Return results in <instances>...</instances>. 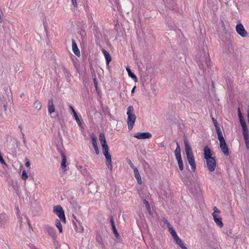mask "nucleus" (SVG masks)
I'll use <instances>...</instances> for the list:
<instances>
[{
    "instance_id": "1",
    "label": "nucleus",
    "mask_w": 249,
    "mask_h": 249,
    "mask_svg": "<svg viewBox=\"0 0 249 249\" xmlns=\"http://www.w3.org/2000/svg\"><path fill=\"white\" fill-rule=\"evenodd\" d=\"M184 142L188 162L191 166L192 171L195 172L196 165L192 148L187 140H184Z\"/></svg>"
},
{
    "instance_id": "2",
    "label": "nucleus",
    "mask_w": 249,
    "mask_h": 249,
    "mask_svg": "<svg viewBox=\"0 0 249 249\" xmlns=\"http://www.w3.org/2000/svg\"><path fill=\"white\" fill-rule=\"evenodd\" d=\"M126 114L127 115V123L128 129L131 130L134 125L136 116L134 114V109L132 106H129L127 108Z\"/></svg>"
},
{
    "instance_id": "3",
    "label": "nucleus",
    "mask_w": 249,
    "mask_h": 249,
    "mask_svg": "<svg viewBox=\"0 0 249 249\" xmlns=\"http://www.w3.org/2000/svg\"><path fill=\"white\" fill-rule=\"evenodd\" d=\"M197 63L199 65L200 68L203 69L205 65L208 67L211 66V61L209 58V54L206 52H204L203 55L201 56H197L196 57Z\"/></svg>"
},
{
    "instance_id": "4",
    "label": "nucleus",
    "mask_w": 249,
    "mask_h": 249,
    "mask_svg": "<svg viewBox=\"0 0 249 249\" xmlns=\"http://www.w3.org/2000/svg\"><path fill=\"white\" fill-rule=\"evenodd\" d=\"M177 144V147L175 150V155L177 160L180 170L182 171L184 169L183 163L181 156V150L178 142L177 141H175Z\"/></svg>"
},
{
    "instance_id": "5",
    "label": "nucleus",
    "mask_w": 249,
    "mask_h": 249,
    "mask_svg": "<svg viewBox=\"0 0 249 249\" xmlns=\"http://www.w3.org/2000/svg\"><path fill=\"white\" fill-rule=\"evenodd\" d=\"M53 212L57 215V216L59 218L60 220L63 223H66V219L64 211L61 206H55L53 209Z\"/></svg>"
},
{
    "instance_id": "6",
    "label": "nucleus",
    "mask_w": 249,
    "mask_h": 249,
    "mask_svg": "<svg viewBox=\"0 0 249 249\" xmlns=\"http://www.w3.org/2000/svg\"><path fill=\"white\" fill-rule=\"evenodd\" d=\"M108 150L109 148L103 150V153L106 158V163L107 168L110 170V171H112V164L111 160V156L108 152Z\"/></svg>"
},
{
    "instance_id": "7",
    "label": "nucleus",
    "mask_w": 249,
    "mask_h": 249,
    "mask_svg": "<svg viewBox=\"0 0 249 249\" xmlns=\"http://www.w3.org/2000/svg\"><path fill=\"white\" fill-rule=\"evenodd\" d=\"M207 166L211 172L213 171L216 167V161L213 157L206 158Z\"/></svg>"
},
{
    "instance_id": "8",
    "label": "nucleus",
    "mask_w": 249,
    "mask_h": 249,
    "mask_svg": "<svg viewBox=\"0 0 249 249\" xmlns=\"http://www.w3.org/2000/svg\"><path fill=\"white\" fill-rule=\"evenodd\" d=\"M236 31L237 33L242 37L247 36V32L245 30L243 25L241 23H238L236 26Z\"/></svg>"
},
{
    "instance_id": "9",
    "label": "nucleus",
    "mask_w": 249,
    "mask_h": 249,
    "mask_svg": "<svg viewBox=\"0 0 249 249\" xmlns=\"http://www.w3.org/2000/svg\"><path fill=\"white\" fill-rule=\"evenodd\" d=\"M134 137L138 139H146L151 138L152 135L149 132H138L135 134Z\"/></svg>"
},
{
    "instance_id": "10",
    "label": "nucleus",
    "mask_w": 249,
    "mask_h": 249,
    "mask_svg": "<svg viewBox=\"0 0 249 249\" xmlns=\"http://www.w3.org/2000/svg\"><path fill=\"white\" fill-rule=\"evenodd\" d=\"M45 231L48 233L53 238L56 236V231L55 229L48 225L44 226Z\"/></svg>"
},
{
    "instance_id": "11",
    "label": "nucleus",
    "mask_w": 249,
    "mask_h": 249,
    "mask_svg": "<svg viewBox=\"0 0 249 249\" xmlns=\"http://www.w3.org/2000/svg\"><path fill=\"white\" fill-rule=\"evenodd\" d=\"M220 142V147L224 154L228 156L229 155V148L227 145L225 140L222 141Z\"/></svg>"
},
{
    "instance_id": "12",
    "label": "nucleus",
    "mask_w": 249,
    "mask_h": 249,
    "mask_svg": "<svg viewBox=\"0 0 249 249\" xmlns=\"http://www.w3.org/2000/svg\"><path fill=\"white\" fill-rule=\"evenodd\" d=\"M99 140L101 144L103 150L108 149V146L107 144L105 136L103 133H100L99 135Z\"/></svg>"
},
{
    "instance_id": "13",
    "label": "nucleus",
    "mask_w": 249,
    "mask_h": 249,
    "mask_svg": "<svg viewBox=\"0 0 249 249\" xmlns=\"http://www.w3.org/2000/svg\"><path fill=\"white\" fill-rule=\"evenodd\" d=\"M8 219V216L5 213H0V227H4Z\"/></svg>"
},
{
    "instance_id": "14",
    "label": "nucleus",
    "mask_w": 249,
    "mask_h": 249,
    "mask_svg": "<svg viewBox=\"0 0 249 249\" xmlns=\"http://www.w3.org/2000/svg\"><path fill=\"white\" fill-rule=\"evenodd\" d=\"M69 107H70V109H71V113L73 115V117L75 119V120H76L77 123L78 124V125L79 126H82V123H81V122L78 116V115L77 114L76 112H75L74 109L73 108V107L71 106H69Z\"/></svg>"
},
{
    "instance_id": "15",
    "label": "nucleus",
    "mask_w": 249,
    "mask_h": 249,
    "mask_svg": "<svg viewBox=\"0 0 249 249\" xmlns=\"http://www.w3.org/2000/svg\"><path fill=\"white\" fill-rule=\"evenodd\" d=\"M72 221L74 226V229L76 231L78 232H82L83 231L84 228L82 227L80 222H78V223H76L74 219H72Z\"/></svg>"
},
{
    "instance_id": "16",
    "label": "nucleus",
    "mask_w": 249,
    "mask_h": 249,
    "mask_svg": "<svg viewBox=\"0 0 249 249\" xmlns=\"http://www.w3.org/2000/svg\"><path fill=\"white\" fill-rule=\"evenodd\" d=\"M61 157H62V162L61 164V166L62 167V171L65 172L67 171L66 169V160L67 158L65 154L63 152H61Z\"/></svg>"
},
{
    "instance_id": "17",
    "label": "nucleus",
    "mask_w": 249,
    "mask_h": 249,
    "mask_svg": "<svg viewBox=\"0 0 249 249\" xmlns=\"http://www.w3.org/2000/svg\"><path fill=\"white\" fill-rule=\"evenodd\" d=\"M72 49L73 53L77 56L80 55V52L77 47V45L74 39L72 40Z\"/></svg>"
},
{
    "instance_id": "18",
    "label": "nucleus",
    "mask_w": 249,
    "mask_h": 249,
    "mask_svg": "<svg viewBox=\"0 0 249 249\" xmlns=\"http://www.w3.org/2000/svg\"><path fill=\"white\" fill-rule=\"evenodd\" d=\"M243 130V135L244 137L249 136L248 129L245 121L240 122Z\"/></svg>"
},
{
    "instance_id": "19",
    "label": "nucleus",
    "mask_w": 249,
    "mask_h": 249,
    "mask_svg": "<svg viewBox=\"0 0 249 249\" xmlns=\"http://www.w3.org/2000/svg\"><path fill=\"white\" fill-rule=\"evenodd\" d=\"M243 130V135L244 137L249 136L248 129L245 121L240 122Z\"/></svg>"
},
{
    "instance_id": "20",
    "label": "nucleus",
    "mask_w": 249,
    "mask_h": 249,
    "mask_svg": "<svg viewBox=\"0 0 249 249\" xmlns=\"http://www.w3.org/2000/svg\"><path fill=\"white\" fill-rule=\"evenodd\" d=\"M48 112L50 114H52L54 112L55 108L53 99H51L48 101Z\"/></svg>"
},
{
    "instance_id": "21",
    "label": "nucleus",
    "mask_w": 249,
    "mask_h": 249,
    "mask_svg": "<svg viewBox=\"0 0 249 249\" xmlns=\"http://www.w3.org/2000/svg\"><path fill=\"white\" fill-rule=\"evenodd\" d=\"M91 138L92 140V145L94 149L95 153L97 155H98L99 154V150L97 145L96 138L94 136H92Z\"/></svg>"
},
{
    "instance_id": "22",
    "label": "nucleus",
    "mask_w": 249,
    "mask_h": 249,
    "mask_svg": "<svg viewBox=\"0 0 249 249\" xmlns=\"http://www.w3.org/2000/svg\"><path fill=\"white\" fill-rule=\"evenodd\" d=\"M102 52L106 58L107 64L108 65L111 61V57L110 56L109 53L104 49H102Z\"/></svg>"
},
{
    "instance_id": "23",
    "label": "nucleus",
    "mask_w": 249,
    "mask_h": 249,
    "mask_svg": "<svg viewBox=\"0 0 249 249\" xmlns=\"http://www.w3.org/2000/svg\"><path fill=\"white\" fill-rule=\"evenodd\" d=\"M133 171H134V174L135 175V177L136 179H137L138 183L139 184H141L142 183V181L141 177V176L139 173L138 169H137V168H135L133 170Z\"/></svg>"
},
{
    "instance_id": "24",
    "label": "nucleus",
    "mask_w": 249,
    "mask_h": 249,
    "mask_svg": "<svg viewBox=\"0 0 249 249\" xmlns=\"http://www.w3.org/2000/svg\"><path fill=\"white\" fill-rule=\"evenodd\" d=\"M204 154L205 159L212 157L211 150L207 146H206L204 148Z\"/></svg>"
},
{
    "instance_id": "25",
    "label": "nucleus",
    "mask_w": 249,
    "mask_h": 249,
    "mask_svg": "<svg viewBox=\"0 0 249 249\" xmlns=\"http://www.w3.org/2000/svg\"><path fill=\"white\" fill-rule=\"evenodd\" d=\"M213 219L215 223L217 226L221 228L223 226V224L222 221V218L221 217H218V216H213Z\"/></svg>"
},
{
    "instance_id": "26",
    "label": "nucleus",
    "mask_w": 249,
    "mask_h": 249,
    "mask_svg": "<svg viewBox=\"0 0 249 249\" xmlns=\"http://www.w3.org/2000/svg\"><path fill=\"white\" fill-rule=\"evenodd\" d=\"M126 70L128 73V76L131 77L133 80L136 81H137V76L136 75L131 71L130 69L128 67H126Z\"/></svg>"
},
{
    "instance_id": "27",
    "label": "nucleus",
    "mask_w": 249,
    "mask_h": 249,
    "mask_svg": "<svg viewBox=\"0 0 249 249\" xmlns=\"http://www.w3.org/2000/svg\"><path fill=\"white\" fill-rule=\"evenodd\" d=\"M216 133L218 137V139L219 140V142H221L222 141H224L225 139L223 136L222 131L221 130L220 128L216 129Z\"/></svg>"
},
{
    "instance_id": "28",
    "label": "nucleus",
    "mask_w": 249,
    "mask_h": 249,
    "mask_svg": "<svg viewBox=\"0 0 249 249\" xmlns=\"http://www.w3.org/2000/svg\"><path fill=\"white\" fill-rule=\"evenodd\" d=\"M168 228L169 232H170L171 234L172 235L174 239L178 236L175 230L174 229L173 227L171 225L170 226H169Z\"/></svg>"
},
{
    "instance_id": "29",
    "label": "nucleus",
    "mask_w": 249,
    "mask_h": 249,
    "mask_svg": "<svg viewBox=\"0 0 249 249\" xmlns=\"http://www.w3.org/2000/svg\"><path fill=\"white\" fill-rule=\"evenodd\" d=\"M55 225L58 228L59 232L61 233L62 232V226L60 222V220L56 219L55 221Z\"/></svg>"
},
{
    "instance_id": "30",
    "label": "nucleus",
    "mask_w": 249,
    "mask_h": 249,
    "mask_svg": "<svg viewBox=\"0 0 249 249\" xmlns=\"http://www.w3.org/2000/svg\"><path fill=\"white\" fill-rule=\"evenodd\" d=\"M34 107L37 110H39L41 109L42 105L40 102L36 101L34 104Z\"/></svg>"
},
{
    "instance_id": "31",
    "label": "nucleus",
    "mask_w": 249,
    "mask_h": 249,
    "mask_svg": "<svg viewBox=\"0 0 249 249\" xmlns=\"http://www.w3.org/2000/svg\"><path fill=\"white\" fill-rule=\"evenodd\" d=\"M175 242L180 247L184 245L182 240L179 238L178 236H177L174 238Z\"/></svg>"
},
{
    "instance_id": "32",
    "label": "nucleus",
    "mask_w": 249,
    "mask_h": 249,
    "mask_svg": "<svg viewBox=\"0 0 249 249\" xmlns=\"http://www.w3.org/2000/svg\"><path fill=\"white\" fill-rule=\"evenodd\" d=\"M237 111H238V115L239 117L240 122L245 121L243 119L242 114L241 113V111L239 107L238 108Z\"/></svg>"
},
{
    "instance_id": "33",
    "label": "nucleus",
    "mask_w": 249,
    "mask_h": 249,
    "mask_svg": "<svg viewBox=\"0 0 249 249\" xmlns=\"http://www.w3.org/2000/svg\"><path fill=\"white\" fill-rule=\"evenodd\" d=\"M28 177V174L26 173V171L25 170H23L22 171V174H21V178L23 180L25 181L27 179Z\"/></svg>"
},
{
    "instance_id": "34",
    "label": "nucleus",
    "mask_w": 249,
    "mask_h": 249,
    "mask_svg": "<svg viewBox=\"0 0 249 249\" xmlns=\"http://www.w3.org/2000/svg\"><path fill=\"white\" fill-rule=\"evenodd\" d=\"M247 148L249 150V136L244 137Z\"/></svg>"
},
{
    "instance_id": "35",
    "label": "nucleus",
    "mask_w": 249,
    "mask_h": 249,
    "mask_svg": "<svg viewBox=\"0 0 249 249\" xmlns=\"http://www.w3.org/2000/svg\"><path fill=\"white\" fill-rule=\"evenodd\" d=\"M214 212L213 213V216H218V214L220 213V211L216 207L213 208Z\"/></svg>"
},
{
    "instance_id": "36",
    "label": "nucleus",
    "mask_w": 249,
    "mask_h": 249,
    "mask_svg": "<svg viewBox=\"0 0 249 249\" xmlns=\"http://www.w3.org/2000/svg\"><path fill=\"white\" fill-rule=\"evenodd\" d=\"M126 161H127V162L128 163V164L130 165V166L134 170L135 168H137L136 167H135L133 163H132V162L131 161V160L129 159H126Z\"/></svg>"
},
{
    "instance_id": "37",
    "label": "nucleus",
    "mask_w": 249,
    "mask_h": 249,
    "mask_svg": "<svg viewBox=\"0 0 249 249\" xmlns=\"http://www.w3.org/2000/svg\"><path fill=\"white\" fill-rule=\"evenodd\" d=\"M112 229L113 233H114L115 237L118 238L119 236V233H118V232L117 231V229L116 228V227L115 226H113L112 227Z\"/></svg>"
},
{
    "instance_id": "38",
    "label": "nucleus",
    "mask_w": 249,
    "mask_h": 249,
    "mask_svg": "<svg viewBox=\"0 0 249 249\" xmlns=\"http://www.w3.org/2000/svg\"><path fill=\"white\" fill-rule=\"evenodd\" d=\"M212 120H213V124L214 125V126L215 127V129L219 128L220 127L219 126V124H218L217 121L214 118H213Z\"/></svg>"
},
{
    "instance_id": "39",
    "label": "nucleus",
    "mask_w": 249,
    "mask_h": 249,
    "mask_svg": "<svg viewBox=\"0 0 249 249\" xmlns=\"http://www.w3.org/2000/svg\"><path fill=\"white\" fill-rule=\"evenodd\" d=\"M92 77L93 78L94 85L95 86V88L97 89V86H98V84H97V79H96V77L95 74H94V75H92Z\"/></svg>"
},
{
    "instance_id": "40",
    "label": "nucleus",
    "mask_w": 249,
    "mask_h": 249,
    "mask_svg": "<svg viewBox=\"0 0 249 249\" xmlns=\"http://www.w3.org/2000/svg\"><path fill=\"white\" fill-rule=\"evenodd\" d=\"M109 220H110V223L111 225V227H112L113 226H115V223H114V218H113V216H110Z\"/></svg>"
},
{
    "instance_id": "41",
    "label": "nucleus",
    "mask_w": 249,
    "mask_h": 249,
    "mask_svg": "<svg viewBox=\"0 0 249 249\" xmlns=\"http://www.w3.org/2000/svg\"><path fill=\"white\" fill-rule=\"evenodd\" d=\"M182 180L185 183L186 185H189V181L188 180V178L184 177H182Z\"/></svg>"
},
{
    "instance_id": "42",
    "label": "nucleus",
    "mask_w": 249,
    "mask_h": 249,
    "mask_svg": "<svg viewBox=\"0 0 249 249\" xmlns=\"http://www.w3.org/2000/svg\"><path fill=\"white\" fill-rule=\"evenodd\" d=\"M162 221L164 224H166L167 226V227L169 226H170L171 225L170 224V223L168 221V220L164 217L162 219Z\"/></svg>"
},
{
    "instance_id": "43",
    "label": "nucleus",
    "mask_w": 249,
    "mask_h": 249,
    "mask_svg": "<svg viewBox=\"0 0 249 249\" xmlns=\"http://www.w3.org/2000/svg\"><path fill=\"white\" fill-rule=\"evenodd\" d=\"M143 203L145 205V206L147 208V209H149L150 205H149V202L146 199H144Z\"/></svg>"
},
{
    "instance_id": "44",
    "label": "nucleus",
    "mask_w": 249,
    "mask_h": 249,
    "mask_svg": "<svg viewBox=\"0 0 249 249\" xmlns=\"http://www.w3.org/2000/svg\"><path fill=\"white\" fill-rule=\"evenodd\" d=\"M16 209H17V215H18V219H19V221H21V220H22V217H20V216H19V209H18V207H17V208H16Z\"/></svg>"
},
{
    "instance_id": "45",
    "label": "nucleus",
    "mask_w": 249,
    "mask_h": 249,
    "mask_svg": "<svg viewBox=\"0 0 249 249\" xmlns=\"http://www.w3.org/2000/svg\"><path fill=\"white\" fill-rule=\"evenodd\" d=\"M21 134H22V136L23 143H24V145H26V140L25 138L24 134L23 132H21Z\"/></svg>"
},
{
    "instance_id": "46",
    "label": "nucleus",
    "mask_w": 249,
    "mask_h": 249,
    "mask_svg": "<svg viewBox=\"0 0 249 249\" xmlns=\"http://www.w3.org/2000/svg\"><path fill=\"white\" fill-rule=\"evenodd\" d=\"M71 2H72V3L73 5L75 7H76L77 6V2H76V0H71Z\"/></svg>"
},
{
    "instance_id": "47",
    "label": "nucleus",
    "mask_w": 249,
    "mask_h": 249,
    "mask_svg": "<svg viewBox=\"0 0 249 249\" xmlns=\"http://www.w3.org/2000/svg\"><path fill=\"white\" fill-rule=\"evenodd\" d=\"M0 161L1 163L2 164H4V165H6V164L3 158L0 159Z\"/></svg>"
},
{
    "instance_id": "48",
    "label": "nucleus",
    "mask_w": 249,
    "mask_h": 249,
    "mask_svg": "<svg viewBox=\"0 0 249 249\" xmlns=\"http://www.w3.org/2000/svg\"><path fill=\"white\" fill-rule=\"evenodd\" d=\"M29 249H36V248L35 247V246H34L33 245H32V244H31V245H29Z\"/></svg>"
},
{
    "instance_id": "49",
    "label": "nucleus",
    "mask_w": 249,
    "mask_h": 249,
    "mask_svg": "<svg viewBox=\"0 0 249 249\" xmlns=\"http://www.w3.org/2000/svg\"><path fill=\"white\" fill-rule=\"evenodd\" d=\"M72 219H74V221H75L76 223H78V222H80L79 221H78V220L77 219L76 217L74 215H72Z\"/></svg>"
},
{
    "instance_id": "50",
    "label": "nucleus",
    "mask_w": 249,
    "mask_h": 249,
    "mask_svg": "<svg viewBox=\"0 0 249 249\" xmlns=\"http://www.w3.org/2000/svg\"><path fill=\"white\" fill-rule=\"evenodd\" d=\"M25 166L27 167L30 166V162L29 161H27L25 163Z\"/></svg>"
},
{
    "instance_id": "51",
    "label": "nucleus",
    "mask_w": 249,
    "mask_h": 249,
    "mask_svg": "<svg viewBox=\"0 0 249 249\" xmlns=\"http://www.w3.org/2000/svg\"><path fill=\"white\" fill-rule=\"evenodd\" d=\"M180 248L182 249H188L187 248V247L185 246V245L184 244L183 245H182V246L180 247Z\"/></svg>"
},
{
    "instance_id": "52",
    "label": "nucleus",
    "mask_w": 249,
    "mask_h": 249,
    "mask_svg": "<svg viewBox=\"0 0 249 249\" xmlns=\"http://www.w3.org/2000/svg\"><path fill=\"white\" fill-rule=\"evenodd\" d=\"M27 218V220L28 224L30 227L31 226L30 221L29 219L28 218Z\"/></svg>"
},
{
    "instance_id": "53",
    "label": "nucleus",
    "mask_w": 249,
    "mask_h": 249,
    "mask_svg": "<svg viewBox=\"0 0 249 249\" xmlns=\"http://www.w3.org/2000/svg\"><path fill=\"white\" fill-rule=\"evenodd\" d=\"M135 89V87H134L132 89V90H131V93H133V92H134Z\"/></svg>"
},
{
    "instance_id": "54",
    "label": "nucleus",
    "mask_w": 249,
    "mask_h": 249,
    "mask_svg": "<svg viewBox=\"0 0 249 249\" xmlns=\"http://www.w3.org/2000/svg\"><path fill=\"white\" fill-rule=\"evenodd\" d=\"M18 128L20 129V131H21V130H22V128H21V127L20 126H19L18 127Z\"/></svg>"
}]
</instances>
